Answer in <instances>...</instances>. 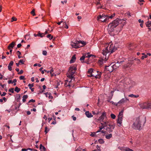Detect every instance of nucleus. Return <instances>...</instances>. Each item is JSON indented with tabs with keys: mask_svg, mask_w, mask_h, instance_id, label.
I'll return each instance as SVG.
<instances>
[{
	"mask_svg": "<svg viewBox=\"0 0 151 151\" xmlns=\"http://www.w3.org/2000/svg\"><path fill=\"white\" fill-rule=\"evenodd\" d=\"M146 117L144 116H138L135 118V121L132 126V128L136 130L140 131L142 129V123L143 125L146 122Z\"/></svg>",
	"mask_w": 151,
	"mask_h": 151,
	"instance_id": "obj_1",
	"label": "nucleus"
},
{
	"mask_svg": "<svg viewBox=\"0 0 151 151\" xmlns=\"http://www.w3.org/2000/svg\"><path fill=\"white\" fill-rule=\"evenodd\" d=\"M86 44V43L83 41H75L74 42H72L71 45L72 47L75 48H78L83 47Z\"/></svg>",
	"mask_w": 151,
	"mask_h": 151,
	"instance_id": "obj_2",
	"label": "nucleus"
},
{
	"mask_svg": "<svg viewBox=\"0 0 151 151\" xmlns=\"http://www.w3.org/2000/svg\"><path fill=\"white\" fill-rule=\"evenodd\" d=\"M108 47H107L106 48L103 50V52H102L103 55L104 56H105V59L106 58V55L107 53L110 52L111 53H113L116 50V48L114 47L112 48V47H111V45L109 47V49H108Z\"/></svg>",
	"mask_w": 151,
	"mask_h": 151,
	"instance_id": "obj_3",
	"label": "nucleus"
},
{
	"mask_svg": "<svg viewBox=\"0 0 151 151\" xmlns=\"http://www.w3.org/2000/svg\"><path fill=\"white\" fill-rule=\"evenodd\" d=\"M124 62V60L121 61H117L116 62H113L111 63V65H112L113 68L114 69H115L119 67Z\"/></svg>",
	"mask_w": 151,
	"mask_h": 151,
	"instance_id": "obj_4",
	"label": "nucleus"
},
{
	"mask_svg": "<svg viewBox=\"0 0 151 151\" xmlns=\"http://www.w3.org/2000/svg\"><path fill=\"white\" fill-rule=\"evenodd\" d=\"M115 27V26L113 25L112 24H111L110 23L108 25L107 30L109 34L114 31V28Z\"/></svg>",
	"mask_w": 151,
	"mask_h": 151,
	"instance_id": "obj_5",
	"label": "nucleus"
},
{
	"mask_svg": "<svg viewBox=\"0 0 151 151\" xmlns=\"http://www.w3.org/2000/svg\"><path fill=\"white\" fill-rule=\"evenodd\" d=\"M76 70L77 68L76 65H74L71 66L69 68V72L73 75L76 72Z\"/></svg>",
	"mask_w": 151,
	"mask_h": 151,
	"instance_id": "obj_6",
	"label": "nucleus"
},
{
	"mask_svg": "<svg viewBox=\"0 0 151 151\" xmlns=\"http://www.w3.org/2000/svg\"><path fill=\"white\" fill-rule=\"evenodd\" d=\"M106 16H101L99 15L97 17V20L98 21H100L101 22H106L107 20V18H106V19H104Z\"/></svg>",
	"mask_w": 151,
	"mask_h": 151,
	"instance_id": "obj_7",
	"label": "nucleus"
},
{
	"mask_svg": "<svg viewBox=\"0 0 151 151\" xmlns=\"http://www.w3.org/2000/svg\"><path fill=\"white\" fill-rule=\"evenodd\" d=\"M122 20L119 19L117 18L115 20H114L112 23H111V24H112V25L116 27L119 24V22Z\"/></svg>",
	"mask_w": 151,
	"mask_h": 151,
	"instance_id": "obj_8",
	"label": "nucleus"
},
{
	"mask_svg": "<svg viewBox=\"0 0 151 151\" xmlns=\"http://www.w3.org/2000/svg\"><path fill=\"white\" fill-rule=\"evenodd\" d=\"M118 148L121 151H133L132 150L127 147H119Z\"/></svg>",
	"mask_w": 151,
	"mask_h": 151,
	"instance_id": "obj_9",
	"label": "nucleus"
},
{
	"mask_svg": "<svg viewBox=\"0 0 151 151\" xmlns=\"http://www.w3.org/2000/svg\"><path fill=\"white\" fill-rule=\"evenodd\" d=\"M105 69L106 70H108L110 72H112L114 70V68H113V66H112V65H111L108 66H105Z\"/></svg>",
	"mask_w": 151,
	"mask_h": 151,
	"instance_id": "obj_10",
	"label": "nucleus"
},
{
	"mask_svg": "<svg viewBox=\"0 0 151 151\" xmlns=\"http://www.w3.org/2000/svg\"><path fill=\"white\" fill-rule=\"evenodd\" d=\"M140 107L143 109H147V102H144L139 104Z\"/></svg>",
	"mask_w": 151,
	"mask_h": 151,
	"instance_id": "obj_11",
	"label": "nucleus"
},
{
	"mask_svg": "<svg viewBox=\"0 0 151 151\" xmlns=\"http://www.w3.org/2000/svg\"><path fill=\"white\" fill-rule=\"evenodd\" d=\"M122 117H118L117 119V123L118 126L120 127L122 126L121 124L122 123Z\"/></svg>",
	"mask_w": 151,
	"mask_h": 151,
	"instance_id": "obj_12",
	"label": "nucleus"
},
{
	"mask_svg": "<svg viewBox=\"0 0 151 151\" xmlns=\"http://www.w3.org/2000/svg\"><path fill=\"white\" fill-rule=\"evenodd\" d=\"M106 116V113L105 112H103L101 116L99 117L98 119V120L103 121V120L104 119V117H105Z\"/></svg>",
	"mask_w": 151,
	"mask_h": 151,
	"instance_id": "obj_13",
	"label": "nucleus"
},
{
	"mask_svg": "<svg viewBox=\"0 0 151 151\" xmlns=\"http://www.w3.org/2000/svg\"><path fill=\"white\" fill-rule=\"evenodd\" d=\"M15 45V42H13L9 44L7 48L8 49H12L14 47Z\"/></svg>",
	"mask_w": 151,
	"mask_h": 151,
	"instance_id": "obj_14",
	"label": "nucleus"
},
{
	"mask_svg": "<svg viewBox=\"0 0 151 151\" xmlns=\"http://www.w3.org/2000/svg\"><path fill=\"white\" fill-rule=\"evenodd\" d=\"M103 57L102 59L101 60H100L98 61V62H99V63L101 65H102L104 63V62H105V61L107 60L106 58V59H105V56H104V55H103V57Z\"/></svg>",
	"mask_w": 151,
	"mask_h": 151,
	"instance_id": "obj_15",
	"label": "nucleus"
},
{
	"mask_svg": "<svg viewBox=\"0 0 151 151\" xmlns=\"http://www.w3.org/2000/svg\"><path fill=\"white\" fill-rule=\"evenodd\" d=\"M128 100L129 99H127V98H125V99H122L119 101L118 102V103H119L120 104L119 105L120 106L121 104H123L126 101Z\"/></svg>",
	"mask_w": 151,
	"mask_h": 151,
	"instance_id": "obj_16",
	"label": "nucleus"
},
{
	"mask_svg": "<svg viewBox=\"0 0 151 151\" xmlns=\"http://www.w3.org/2000/svg\"><path fill=\"white\" fill-rule=\"evenodd\" d=\"M85 114L88 118H91L93 116V115L88 111H87L85 112Z\"/></svg>",
	"mask_w": 151,
	"mask_h": 151,
	"instance_id": "obj_17",
	"label": "nucleus"
},
{
	"mask_svg": "<svg viewBox=\"0 0 151 151\" xmlns=\"http://www.w3.org/2000/svg\"><path fill=\"white\" fill-rule=\"evenodd\" d=\"M108 126H109V128L110 131H109V133L111 132L114 129L115 126L113 124H108Z\"/></svg>",
	"mask_w": 151,
	"mask_h": 151,
	"instance_id": "obj_18",
	"label": "nucleus"
},
{
	"mask_svg": "<svg viewBox=\"0 0 151 151\" xmlns=\"http://www.w3.org/2000/svg\"><path fill=\"white\" fill-rule=\"evenodd\" d=\"M43 34H44V33H41L40 31H39L38 32V34H34V35L35 37L39 36L41 37H43Z\"/></svg>",
	"mask_w": 151,
	"mask_h": 151,
	"instance_id": "obj_19",
	"label": "nucleus"
},
{
	"mask_svg": "<svg viewBox=\"0 0 151 151\" xmlns=\"http://www.w3.org/2000/svg\"><path fill=\"white\" fill-rule=\"evenodd\" d=\"M76 55H74L71 58V59L70 61V63H72L74 62L76 60Z\"/></svg>",
	"mask_w": 151,
	"mask_h": 151,
	"instance_id": "obj_20",
	"label": "nucleus"
},
{
	"mask_svg": "<svg viewBox=\"0 0 151 151\" xmlns=\"http://www.w3.org/2000/svg\"><path fill=\"white\" fill-rule=\"evenodd\" d=\"M122 26H119L117 28L118 29L116 30V32H115V33L116 34H118L119 32H120L122 30Z\"/></svg>",
	"mask_w": 151,
	"mask_h": 151,
	"instance_id": "obj_21",
	"label": "nucleus"
},
{
	"mask_svg": "<svg viewBox=\"0 0 151 151\" xmlns=\"http://www.w3.org/2000/svg\"><path fill=\"white\" fill-rule=\"evenodd\" d=\"M28 86L29 87V89L31 90L32 92H33L34 91V88H32V87L34 86V84L33 83H32V84L29 83L28 84Z\"/></svg>",
	"mask_w": 151,
	"mask_h": 151,
	"instance_id": "obj_22",
	"label": "nucleus"
},
{
	"mask_svg": "<svg viewBox=\"0 0 151 151\" xmlns=\"http://www.w3.org/2000/svg\"><path fill=\"white\" fill-rule=\"evenodd\" d=\"M73 75L72 74H71L69 72H68V73L67 74V77L70 78L71 79H72L73 78H74V79L75 78L73 76Z\"/></svg>",
	"mask_w": 151,
	"mask_h": 151,
	"instance_id": "obj_23",
	"label": "nucleus"
},
{
	"mask_svg": "<svg viewBox=\"0 0 151 151\" xmlns=\"http://www.w3.org/2000/svg\"><path fill=\"white\" fill-rule=\"evenodd\" d=\"M28 97V96L26 95H24L22 97V101L23 102H24L26 101V99Z\"/></svg>",
	"mask_w": 151,
	"mask_h": 151,
	"instance_id": "obj_24",
	"label": "nucleus"
},
{
	"mask_svg": "<svg viewBox=\"0 0 151 151\" xmlns=\"http://www.w3.org/2000/svg\"><path fill=\"white\" fill-rule=\"evenodd\" d=\"M40 149L41 150V151L43 150L44 151H46V149L45 147L42 145V144H41L40 146Z\"/></svg>",
	"mask_w": 151,
	"mask_h": 151,
	"instance_id": "obj_25",
	"label": "nucleus"
},
{
	"mask_svg": "<svg viewBox=\"0 0 151 151\" xmlns=\"http://www.w3.org/2000/svg\"><path fill=\"white\" fill-rule=\"evenodd\" d=\"M112 137V134H110L108 135H106V138L108 139H110Z\"/></svg>",
	"mask_w": 151,
	"mask_h": 151,
	"instance_id": "obj_26",
	"label": "nucleus"
},
{
	"mask_svg": "<svg viewBox=\"0 0 151 151\" xmlns=\"http://www.w3.org/2000/svg\"><path fill=\"white\" fill-rule=\"evenodd\" d=\"M129 96L131 97L137 98L139 96V95H134L133 94H131L129 95Z\"/></svg>",
	"mask_w": 151,
	"mask_h": 151,
	"instance_id": "obj_27",
	"label": "nucleus"
},
{
	"mask_svg": "<svg viewBox=\"0 0 151 151\" xmlns=\"http://www.w3.org/2000/svg\"><path fill=\"white\" fill-rule=\"evenodd\" d=\"M145 24L146 27H148V28H150V27H151V25H150V21H149L146 22L145 23Z\"/></svg>",
	"mask_w": 151,
	"mask_h": 151,
	"instance_id": "obj_28",
	"label": "nucleus"
},
{
	"mask_svg": "<svg viewBox=\"0 0 151 151\" xmlns=\"http://www.w3.org/2000/svg\"><path fill=\"white\" fill-rule=\"evenodd\" d=\"M21 89L20 88H18L17 86L15 87L14 89V91L16 92L17 93H18L20 91Z\"/></svg>",
	"mask_w": 151,
	"mask_h": 151,
	"instance_id": "obj_29",
	"label": "nucleus"
},
{
	"mask_svg": "<svg viewBox=\"0 0 151 151\" xmlns=\"http://www.w3.org/2000/svg\"><path fill=\"white\" fill-rule=\"evenodd\" d=\"M124 112V110H122L121 111L119 114L118 117H123V113Z\"/></svg>",
	"mask_w": 151,
	"mask_h": 151,
	"instance_id": "obj_30",
	"label": "nucleus"
},
{
	"mask_svg": "<svg viewBox=\"0 0 151 151\" xmlns=\"http://www.w3.org/2000/svg\"><path fill=\"white\" fill-rule=\"evenodd\" d=\"M85 57L83 55L80 58V60L81 61L82 63H83L84 61H83L85 59Z\"/></svg>",
	"mask_w": 151,
	"mask_h": 151,
	"instance_id": "obj_31",
	"label": "nucleus"
},
{
	"mask_svg": "<svg viewBox=\"0 0 151 151\" xmlns=\"http://www.w3.org/2000/svg\"><path fill=\"white\" fill-rule=\"evenodd\" d=\"M44 71H45V72H47V73H50V74H51L52 73L53 71L52 68L50 71H47L46 70H44Z\"/></svg>",
	"mask_w": 151,
	"mask_h": 151,
	"instance_id": "obj_32",
	"label": "nucleus"
},
{
	"mask_svg": "<svg viewBox=\"0 0 151 151\" xmlns=\"http://www.w3.org/2000/svg\"><path fill=\"white\" fill-rule=\"evenodd\" d=\"M101 72H99V74H98L97 75H96V76H95V77L96 78H99L101 77Z\"/></svg>",
	"mask_w": 151,
	"mask_h": 151,
	"instance_id": "obj_33",
	"label": "nucleus"
},
{
	"mask_svg": "<svg viewBox=\"0 0 151 151\" xmlns=\"http://www.w3.org/2000/svg\"><path fill=\"white\" fill-rule=\"evenodd\" d=\"M93 72V69L92 68H90L88 71V73L90 74H92V73Z\"/></svg>",
	"mask_w": 151,
	"mask_h": 151,
	"instance_id": "obj_34",
	"label": "nucleus"
},
{
	"mask_svg": "<svg viewBox=\"0 0 151 151\" xmlns=\"http://www.w3.org/2000/svg\"><path fill=\"white\" fill-rule=\"evenodd\" d=\"M47 37L49 38L50 40L52 39L53 38V36H52L51 34H49L47 35Z\"/></svg>",
	"mask_w": 151,
	"mask_h": 151,
	"instance_id": "obj_35",
	"label": "nucleus"
},
{
	"mask_svg": "<svg viewBox=\"0 0 151 151\" xmlns=\"http://www.w3.org/2000/svg\"><path fill=\"white\" fill-rule=\"evenodd\" d=\"M48 98L50 99H52L53 97V96L51 95V94L50 93H48Z\"/></svg>",
	"mask_w": 151,
	"mask_h": 151,
	"instance_id": "obj_36",
	"label": "nucleus"
},
{
	"mask_svg": "<svg viewBox=\"0 0 151 151\" xmlns=\"http://www.w3.org/2000/svg\"><path fill=\"white\" fill-rule=\"evenodd\" d=\"M98 141L100 144H103L104 142V140L102 139H99Z\"/></svg>",
	"mask_w": 151,
	"mask_h": 151,
	"instance_id": "obj_37",
	"label": "nucleus"
},
{
	"mask_svg": "<svg viewBox=\"0 0 151 151\" xmlns=\"http://www.w3.org/2000/svg\"><path fill=\"white\" fill-rule=\"evenodd\" d=\"M151 109V103H147V109Z\"/></svg>",
	"mask_w": 151,
	"mask_h": 151,
	"instance_id": "obj_38",
	"label": "nucleus"
},
{
	"mask_svg": "<svg viewBox=\"0 0 151 151\" xmlns=\"http://www.w3.org/2000/svg\"><path fill=\"white\" fill-rule=\"evenodd\" d=\"M115 13H114L111 16H107V18H108V19L109 18L112 19L115 16Z\"/></svg>",
	"mask_w": 151,
	"mask_h": 151,
	"instance_id": "obj_39",
	"label": "nucleus"
},
{
	"mask_svg": "<svg viewBox=\"0 0 151 151\" xmlns=\"http://www.w3.org/2000/svg\"><path fill=\"white\" fill-rule=\"evenodd\" d=\"M35 102V100L31 99L27 103V105H29V103L31 102L34 103Z\"/></svg>",
	"mask_w": 151,
	"mask_h": 151,
	"instance_id": "obj_40",
	"label": "nucleus"
},
{
	"mask_svg": "<svg viewBox=\"0 0 151 151\" xmlns=\"http://www.w3.org/2000/svg\"><path fill=\"white\" fill-rule=\"evenodd\" d=\"M14 88H11L9 90V91L10 92H11L12 93H14Z\"/></svg>",
	"mask_w": 151,
	"mask_h": 151,
	"instance_id": "obj_41",
	"label": "nucleus"
},
{
	"mask_svg": "<svg viewBox=\"0 0 151 151\" xmlns=\"http://www.w3.org/2000/svg\"><path fill=\"white\" fill-rule=\"evenodd\" d=\"M63 24L65 25V26L64 27L66 29H68V26L65 22H63Z\"/></svg>",
	"mask_w": 151,
	"mask_h": 151,
	"instance_id": "obj_42",
	"label": "nucleus"
},
{
	"mask_svg": "<svg viewBox=\"0 0 151 151\" xmlns=\"http://www.w3.org/2000/svg\"><path fill=\"white\" fill-rule=\"evenodd\" d=\"M35 10L34 9H33L32 11H31V14H32V15L33 16H34L35 15Z\"/></svg>",
	"mask_w": 151,
	"mask_h": 151,
	"instance_id": "obj_43",
	"label": "nucleus"
},
{
	"mask_svg": "<svg viewBox=\"0 0 151 151\" xmlns=\"http://www.w3.org/2000/svg\"><path fill=\"white\" fill-rule=\"evenodd\" d=\"M17 53H18V58H19L20 59V58H22V57H21L20 56V55H21V52H20L19 51H17Z\"/></svg>",
	"mask_w": 151,
	"mask_h": 151,
	"instance_id": "obj_44",
	"label": "nucleus"
},
{
	"mask_svg": "<svg viewBox=\"0 0 151 151\" xmlns=\"http://www.w3.org/2000/svg\"><path fill=\"white\" fill-rule=\"evenodd\" d=\"M111 117L113 119H115L116 118V116L114 114H111Z\"/></svg>",
	"mask_w": 151,
	"mask_h": 151,
	"instance_id": "obj_45",
	"label": "nucleus"
},
{
	"mask_svg": "<svg viewBox=\"0 0 151 151\" xmlns=\"http://www.w3.org/2000/svg\"><path fill=\"white\" fill-rule=\"evenodd\" d=\"M14 64V62L12 61H11L9 63V64L8 65H9V66L12 67V66Z\"/></svg>",
	"mask_w": 151,
	"mask_h": 151,
	"instance_id": "obj_46",
	"label": "nucleus"
},
{
	"mask_svg": "<svg viewBox=\"0 0 151 151\" xmlns=\"http://www.w3.org/2000/svg\"><path fill=\"white\" fill-rule=\"evenodd\" d=\"M24 61L22 59H21L19 60V64L20 63H21L22 64H24Z\"/></svg>",
	"mask_w": 151,
	"mask_h": 151,
	"instance_id": "obj_47",
	"label": "nucleus"
},
{
	"mask_svg": "<svg viewBox=\"0 0 151 151\" xmlns=\"http://www.w3.org/2000/svg\"><path fill=\"white\" fill-rule=\"evenodd\" d=\"M17 20V19L16 18H15L14 17H13L12 18L11 21L12 22L14 21H16Z\"/></svg>",
	"mask_w": 151,
	"mask_h": 151,
	"instance_id": "obj_48",
	"label": "nucleus"
},
{
	"mask_svg": "<svg viewBox=\"0 0 151 151\" xmlns=\"http://www.w3.org/2000/svg\"><path fill=\"white\" fill-rule=\"evenodd\" d=\"M147 55H143L142 56L141 58V59H142V60H143L145 58H147Z\"/></svg>",
	"mask_w": 151,
	"mask_h": 151,
	"instance_id": "obj_49",
	"label": "nucleus"
},
{
	"mask_svg": "<svg viewBox=\"0 0 151 151\" xmlns=\"http://www.w3.org/2000/svg\"><path fill=\"white\" fill-rule=\"evenodd\" d=\"M126 22H121V25H120V26H122V27H123V26L126 24Z\"/></svg>",
	"mask_w": 151,
	"mask_h": 151,
	"instance_id": "obj_50",
	"label": "nucleus"
},
{
	"mask_svg": "<svg viewBox=\"0 0 151 151\" xmlns=\"http://www.w3.org/2000/svg\"><path fill=\"white\" fill-rule=\"evenodd\" d=\"M23 70H20L19 72L18 73V75L22 74L23 73Z\"/></svg>",
	"mask_w": 151,
	"mask_h": 151,
	"instance_id": "obj_51",
	"label": "nucleus"
},
{
	"mask_svg": "<svg viewBox=\"0 0 151 151\" xmlns=\"http://www.w3.org/2000/svg\"><path fill=\"white\" fill-rule=\"evenodd\" d=\"M49 130V129L48 130V128L47 127H45V134H47Z\"/></svg>",
	"mask_w": 151,
	"mask_h": 151,
	"instance_id": "obj_52",
	"label": "nucleus"
},
{
	"mask_svg": "<svg viewBox=\"0 0 151 151\" xmlns=\"http://www.w3.org/2000/svg\"><path fill=\"white\" fill-rule=\"evenodd\" d=\"M90 135L92 137H95L96 136V134L95 132H93Z\"/></svg>",
	"mask_w": 151,
	"mask_h": 151,
	"instance_id": "obj_53",
	"label": "nucleus"
},
{
	"mask_svg": "<svg viewBox=\"0 0 151 151\" xmlns=\"http://www.w3.org/2000/svg\"><path fill=\"white\" fill-rule=\"evenodd\" d=\"M42 54L44 55H47V52L46 50H44L42 51Z\"/></svg>",
	"mask_w": 151,
	"mask_h": 151,
	"instance_id": "obj_54",
	"label": "nucleus"
},
{
	"mask_svg": "<svg viewBox=\"0 0 151 151\" xmlns=\"http://www.w3.org/2000/svg\"><path fill=\"white\" fill-rule=\"evenodd\" d=\"M109 123V121H106L105 122H104V124L105 126H108V124Z\"/></svg>",
	"mask_w": 151,
	"mask_h": 151,
	"instance_id": "obj_55",
	"label": "nucleus"
},
{
	"mask_svg": "<svg viewBox=\"0 0 151 151\" xmlns=\"http://www.w3.org/2000/svg\"><path fill=\"white\" fill-rule=\"evenodd\" d=\"M19 79L21 80H24L25 78H24V76H21L19 77Z\"/></svg>",
	"mask_w": 151,
	"mask_h": 151,
	"instance_id": "obj_56",
	"label": "nucleus"
},
{
	"mask_svg": "<svg viewBox=\"0 0 151 151\" xmlns=\"http://www.w3.org/2000/svg\"><path fill=\"white\" fill-rule=\"evenodd\" d=\"M106 126V127L105 128H104L106 129V130L107 131H108L109 133V131H110V130H108V129H109V127H107V126Z\"/></svg>",
	"mask_w": 151,
	"mask_h": 151,
	"instance_id": "obj_57",
	"label": "nucleus"
},
{
	"mask_svg": "<svg viewBox=\"0 0 151 151\" xmlns=\"http://www.w3.org/2000/svg\"><path fill=\"white\" fill-rule=\"evenodd\" d=\"M83 55L85 57V58H88V55H89V53L88 52L87 54H85L84 55Z\"/></svg>",
	"mask_w": 151,
	"mask_h": 151,
	"instance_id": "obj_58",
	"label": "nucleus"
},
{
	"mask_svg": "<svg viewBox=\"0 0 151 151\" xmlns=\"http://www.w3.org/2000/svg\"><path fill=\"white\" fill-rule=\"evenodd\" d=\"M105 127H106V126H102L101 127H99V129H100L101 130L102 129L105 128Z\"/></svg>",
	"mask_w": 151,
	"mask_h": 151,
	"instance_id": "obj_59",
	"label": "nucleus"
},
{
	"mask_svg": "<svg viewBox=\"0 0 151 151\" xmlns=\"http://www.w3.org/2000/svg\"><path fill=\"white\" fill-rule=\"evenodd\" d=\"M8 69L10 71H11L12 70V67L11 66H9V65L8 66Z\"/></svg>",
	"mask_w": 151,
	"mask_h": 151,
	"instance_id": "obj_60",
	"label": "nucleus"
},
{
	"mask_svg": "<svg viewBox=\"0 0 151 151\" xmlns=\"http://www.w3.org/2000/svg\"><path fill=\"white\" fill-rule=\"evenodd\" d=\"M6 94V93L5 92H4L2 94H1V96H5Z\"/></svg>",
	"mask_w": 151,
	"mask_h": 151,
	"instance_id": "obj_61",
	"label": "nucleus"
},
{
	"mask_svg": "<svg viewBox=\"0 0 151 151\" xmlns=\"http://www.w3.org/2000/svg\"><path fill=\"white\" fill-rule=\"evenodd\" d=\"M129 64H127V65L124 66V68H128L129 67Z\"/></svg>",
	"mask_w": 151,
	"mask_h": 151,
	"instance_id": "obj_62",
	"label": "nucleus"
},
{
	"mask_svg": "<svg viewBox=\"0 0 151 151\" xmlns=\"http://www.w3.org/2000/svg\"><path fill=\"white\" fill-rule=\"evenodd\" d=\"M138 22L140 23H144V21L143 20H141V19H139L138 20Z\"/></svg>",
	"mask_w": 151,
	"mask_h": 151,
	"instance_id": "obj_63",
	"label": "nucleus"
},
{
	"mask_svg": "<svg viewBox=\"0 0 151 151\" xmlns=\"http://www.w3.org/2000/svg\"><path fill=\"white\" fill-rule=\"evenodd\" d=\"M72 118L73 120V121H75L76 120V117H75L74 116H72Z\"/></svg>",
	"mask_w": 151,
	"mask_h": 151,
	"instance_id": "obj_64",
	"label": "nucleus"
}]
</instances>
